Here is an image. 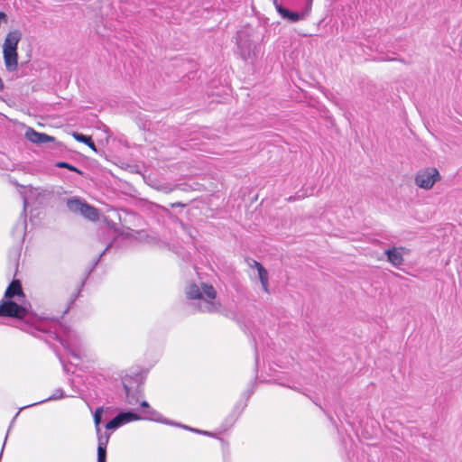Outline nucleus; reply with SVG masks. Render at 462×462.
Instances as JSON below:
<instances>
[{
    "instance_id": "f257e3e1",
    "label": "nucleus",
    "mask_w": 462,
    "mask_h": 462,
    "mask_svg": "<svg viewBox=\"0 0 462 462\" xmlns=\"http://www.w3.org/2000/svg\"><path fill=\"white\" fill-rule=\"evenodd\" d=\"M0 317L14 318L19 320V328L50 342L58 341L73 358L80 359V339L70 327L60 319L39 316L14 300L3 298L0 301Z\"/></svg>"
},
{
    "instance_id": "f03ea898",
    "label": "nucleus",
    "mask_w": 462,
    "mask_h": 462,
    "mask_svg": "<svg viewBox=\"0 0 462 462\" xmlns=\"http://www.w3.org/2000/svg\"><path fill=\"white\" fill-rule=\"evenodd\" d=\"M185 293L187 299L193 301L196 310L203 313H216L219 310L220 304L215 300L217 291L213 285L191 282L186 287Z\"/></svg>"
},
{
    "instance_id": "7ed1b4c3",
    "label": "nucleus",
    "mask_w": 462,
    "mask_h": 462,
    "mask_svg": "<svg viewBox=\"0 0 462 462\" xmlns=\"http://www.w3.org/2000/svg\"><path fill=\"white\" fill-rule=\"evenodd\" d=\"M280 17L291 23L307 19L312 10L313 0H272Z\"/></svg>"
},
{
    "instance_id": "20e7f679",
    "label": "nucleus",
    "mask_w": 462,
    "mask_h": 462,
    "mask_svg": "<svg viewBox=\"0 0 462 462\" xmlns=\"http://www.w3.org/2000/svg\"><path fill=\"white\" fill-rule=\"evenodd\" d=\"M143 381L144 375L142 373L126 374L122 378L123 393L120 396L125 404L136 405L139 402L143 396Z\"/></svg>"
},
{
    "instance_id": "39448f33",
    "label": "nucleus",
    "mask_w": 462,
    "mask_h": 462,
    "mask_svg": "<svg viewBox=\"0 0 462 462\" xmlns=\"http://www.w3.org/2000/svg\"><path fill=\"white\" fill-rule=\"evenodd\" d=\"M41 192L38 189L31 188L23 197V210L21 214L20 219L14 224L12 229V236L15 242L20 245L25 237L27 222H26V210L28 208L38 203L41 204Z\"/></svg>"
},
{
    "instance_id": "423d86ee",
    "label": "nucleus",
    "mask_w": 462,
    "mask_h": 462,
    "mask_svg": "<svg viewBox=\"0 0 462 462\" xmlns=\"http://www.w3.org/2000/svg\"><path fill=\"white\" fill-rule=\"evenodd\" d=\"M112 411V407L100 406L97 407L93 413V420L97 437V462H106V448L111 434L106 431L103 433L100 425L103 420V416L110 415Z\"/></svg>"
},
{
    "instance_id": "0eeeda50",
    "label": "nucleus",
    "mask_w": 462,
    "mask_h": 462,
    "mask_svg": "<svg viewBox=\"0 0 462 462\" xmlns=\"http://www.w3.org/2000/svg\"><path fill=\"white\" fill-rule=\"evenodd\" d=\"M21 40V32L13 31L7 33L3 45L4 60L6 69L13 72L18 68V43Z\"/></svg>"
},
{
    "instance_id": "6e6552de",
    "label": "nucleus",
    "mask_w": 462,
    "mask_h": 462,
    "mask_svg": "<svg viewBox=\"0 0 462 462\" xmlns=\"http://www.w3.org/2000/svg\"><path fill=\"white\" fill-rule=\"evenodd\" d=\"M236 44L237 53L243 60L253 62L257 58L259 47L247 31L240 30L236 32Z\"/></svg>"
},
{
    "instance_id": "1a4fd4ad",
    "label": "nucleus",
    "mask_w": 462,
    "mask_h": 462,
    "mask_svg": "<svg viewBox=\"0 0 462 462\" xmlns=\"http://www.w3.org/2000/svg\"><path fill=\"white\" fill-rule=\"evenodd\" d=\"M140 420H142V417L135 410H124L119 411L113 419L107 421L105 428L106 430H116L127 423Z\"/></svg>"
},
{
    "instance_id": "9d476101",
    "label": "nucleus",
    "mask_w": 462,
    "mask_h": 462,
    "mask_svg": "<svg viewBox=\"0 0 462 462\" xmlns=\"http://www.w3.org/2000/svg\"><path fill=\"white\" fill-rule=\"evenodd\" d=\"M439 179L440 175L436 168H427L416 174L415 183L421 189H430Z\"/></svg>"
},
{
    "instance_id": "9b49d317",
    "label": "nucleus",
    "mask_w": 462,
    "mask_h": 462,
    "mask_svg": "<svg viewBox=\"0 0 462 462\" xmlns=\"http://www.w3.org/2000/svg\"><path fill=\"white\" fill-rule=\"evenodd\" d=\"M140 412L143 415H140L142 417V420H152L155 422L163 423L166 425H177V422H174L172 420H170L169 419L163 418L162 415L151 407L149 402L147 401H142L140 402Z\"/></svg>"
},
{
    "instance_id": "f8f14e48",
    "label": "nucleus",
    "mask_w": 462,
    "mask_h": 462,
    "mask_svg": "<svg viewBox=\"0 0 462 462\" xmlns=\"http://www.w3.org/2000/svg\"><path fill=\"white\" fill-rule=\"evenodd\" d=\"M112 245L109 244L106 245V247L102 251V253L99 254V256L95 259L91 264V266L87 270L86 272V276L85 278L80 282V283L79 284L78 286V289H77V291L74 292L71 296H70V299H69V301L68 303V306L66 307V309L64 310L63 311V314H66L69 309L71 308V306L75 303V301L77 300V299L79 298L83 287L85 286V283H86V281L88 279V277L91 274V273L94 271V269L97 267V265L98 264L101 257L111 248ZM63 316H61L62 318Z\"/></svg>"
},
{
    "instance_id": "ddd939ff",
    "label": "nucleus",
    "mask_w": 462,
    "mask_h": 462,
    "mask_svg": "<svg viewBox=\"0 0 462 462\" xmlns=\"http://www.w3.org/2000/svg\"><path fill=\"white\" fill-rule=\"evenodd\" d=\"M66 395L64 393V391L61 389V388H58L54 391V393L49 396L48 398L44 399V400H42V401H39V402H36L34 403H32V404H28V405H25L22 408L19 409V411L16 412V414L14 415V417L13 418V420H11V423L9 425V428H8V430H7V433L5 435V440H4V444L2 446V449H1V452L3 453L4 451V448H5V443H6V440H7V438H8V434L15 421V420L17 419L19 413L21 411L24 410V409H27V408H30V407H33V406H36V405H40L42 403H44V402H51V401H57V400H60L62 398H64Z\"/></svg>"
},
{
    "instance_id": "4468645a",
    "label": "nucleus",
    "mask_w": 462,
    "mask_h": 462,
    "mask_svg": "<svg viewBox=\"0 0 462 462\" xmlns=\"http://www.w3.org/2000/svg\"><path fill=\"white\" fill-rule=\"evenodd\" d=\"M25 138L36 144H42L49 142H53L55 138L45 133H41L32 127H28L25 131Z\"/></svg>"
},
{
    "instance_id": "2eb2a0df",
    "label": "nucleus",
    "mask_w": 462,
    "mask_h": 462,
    "mask_svg": "<svg viewBox=\"0 0 462 462\" xmlns=\"http://www.w3.org/2000/svg\"><path fill=\"white\" fill-rule=\"evenodd\" d=\"M401 249L402 248L391 247L384 251L387 261L394 267H399L403 264L404 260Z\"/></svg>"
},
{
    "instance_id": "dca6fc26",
    "label": "nucleus",
    "mask_w": 462,
    "mask_h": 462,
    "mask_svg": "<svg viewBox=\"0 0 462 462\" xmlns=\"http://www.w3.org/2000/svg\"><path fill=\"white\" fill-rule=\"evenodd\" d=\"M14 297H24L22 283L19 280H13L5 290L4 298L13 300Z\"/></svg>"
},
{
    "instance_id": "f3484780",
    "label": "nucleus",
    "mask_w": 462,
    "mask_h": 462,
    "mask_svg": "<svg viewBox=\"0 0 462 462\" xmlns=\"http://www.w3.org/2000/svg\"><path fill=\"white\" fill-rule=\"evenodd\" d=\"M84 203H85L84 199H82L80 198H77V197L69 198L67 199V202H66L67 207L69 211H71L73 213H79V214L84 206Z\"/></svg>"
},
{
    "instance_id": "a211bd4d",
    "label": "nucleus",
    "mask_w": 462,
    "mask_h": 462,
    "mask_svg": "<svg viewBox=\"0 0 462 462\" xmlns=\"http://www.w3.org/2000/svg\"><path fill=\"white\" fill-rule=\"evenodd\" d=\"M72 136L76 141L87 144L94 152H97V146L91 136L86 135L79 132H73Z\"/></svg>"
},
{
    "instance_id": "6ab92c4d",
    "label": "nucleus",
    "mask_w": 462,
    "mask_h": 462,
    "mask_svg": "<svg viewBox=\"0 0 462 462\" xmlns=\"http://www.w3.org/2000/svg\"><path fill=\"white\" fill-rule=\"evenodd\" d=\"M80 215L86 218L95 221L98 218V211L97 208L85 201L84 206L81 209Z\"/></svg>"
},
{
    "instance_id": "aec40b11",
    "label": "nucleus",
    "mask_w": 462,
    "mask_h": 462,
    "mask_svg": "<svg viewBox=\"0 0 462 462\" xmlns=\"http://www.w3.org/2000/svg\"><path fill=\"white\" fill-rule=\"evenodd\" d=\"M150 186L164 194H169L175 190L174 185L170 182H162L159 180L152 181Z\"/></svg>"
},
{
    "instance_id": "412c9836",
    "label": "nucleus",
    "mask_w": 462,
    "mask_h": 462,
    "mask_svg": "<svg viewBox=\"0 0 462 462\" xmlns=\"http://www.w3.org/2000/svg\"><path fill=\"white\" fill-rule=\"evenodd\" d=\"M239 417L240 416H238L237 413H234L231 411L226 417V419L224 420V421L222 422V424L220 426L222 431H226V430H229L236 423V421L238 420Z\"/></svg>"
},
{
    "instance_id": "4be33fe9",
    "label": "nucleus",
    "mask_w": 462,
    "mask_h": 462,
    "mask_svg": "<svg viewBox=\"0 0 462 462\" xmlns=\"http://www.w3.org/2000/svg\"><path fill=\"white\" fill-rule=\"evenodd\" d=\"M55 166L57 168H60V169H67L70 171L78 173L79 175H83V171L80 169H79L78 167H76L67 162L59 161V162H55Z\"/></svg>"
},
{
    "instance_id": "5701e85b",
    "label": "nucleus",
    "mask_w": 462,
    "mask_h": 462,
    "mask_svg": "<svg viewBox=\"0 0 462 462\" xmlns=\"http://www.w3.org/2000/svg\"><path fill=\"white\" fill-rule=\"evenodd\" d=\"M259 280L265 291H268V273L263 266L259 268Z\"/></svg>"
},
{
    "instance_id": "b1692460",
    "label": "nucleus",
    "mask_w": 462,
    "mask_h": 462,
    "mask_svg": "<svg viewBox=\"0 0 462 462\" xmlns=\"http://www.w3.org/2000/svg\"><path fill=\"white\" fill-rule=\"evenodd\" d=\"M178 427H180L184 430H189V431H192V432H195V433H198V434H201V435H204V436H208V437H212V438H215V433L211 432V431H207V430H199V429H195V428H191L189 426H187V425H181L180 423H177Z\"/></svg>"
},
{
    "instance_id": "393cba45",
    "label": "nucleus",
    "mask_w": 462,
    "mask_h": 462,
    "mask_svg": "<svg viewBox=\"0 0 462 462\" xmlns=\"http://www.w3.org/2000/svg\"><path fill=\"white\" fill-rule=\"evenodd\" d=\"M247 406L246 401L240 399L234 406L232 412L237 413L238 416L242 414L245 407Z\"/></svg>"
},
{
    "instance_id": "a878e982",
    "label": "nucleus",
    "mask_w": 462,
    "mask_h": 462,
    "mask_svg": "<svg viewBox=\"0 0 462 462\" xmlns=\"http://www.w3.org/2000/svg\"><path fill=\"white\" fill-rule=\"evenodd\" d=\"M217 439L220 440V442L222 444L223 462H230L228 443L222 438H217Z\"/></svg>"
},
{
    "instance_id": "bb28decb",
    "label": "nucleus",
    "mask_w": 462,
    "mask_h": 462,
    "mask_svg": "<svg viewBox=\"0 0 462 462\" xmlns=\"http://www.w3.org/2000/svg\"><path fill=\"white\" fill-rule=\"evenodd\" d=\"M254 385H255V381L252 382L250 386L245 391H244L241 394V399H243L244 401H246V403L248 402L250 397L253 395V393L254 392Z\"/></svg>"
},
{
    "instance_id": "cd10ccee",
    "label": "nucleus",
    "mask_w": 462,
    "mask_h": 462,
    "mask_svg": "<svg viewBox=\"0 0 462 462\" xmlns=\"http://www.w3.org/2000/svg\"><path fill=\"white\" fill-rule=\"evenodd\" d=\"M174 188H175V190L178 189V190H181V191H185V192L196 189V188L192 187L190 184H188V183L175 184Z\"/></svg>"
},
{
    "instance_id": "c85d7f7f",
    "label": "nucleus",
    "mask_w": 462,
    "mask_h": 462,
    "mask_svg": "<svg viewBox=\"0 0 462 462\" xmlns=\"http://www.w3.org/2000/svg\"><path fill=\"white\" fill-rule=\"evenodd\" d=\"M251 261H252V263H249L250 266L256 268L257 273H259V270H260L259 268H261V266H263V265L256 260H251Z\"/></svg>"
},
{
    "instance_id": "c756f323",
    "label": "nucleus",
    "mask_w": 462,
    "mask_h": 462,
    "mask_svg": "<svg viewBox=\"0 0 462 462\" xmlns=\"http://www.w3.org/2000/svg\"><path fill=\"white\" fill-rule=\"evenodd\" d=\"M171 208H177V207H181V208H183V207H185V204H183V203H181V202H175V203H171Z\"/></svg>"
},
{
    "instance_id": "7c9ffc66",
    "label": "nucleus",
    "mask_w": 462,
    "mask_h": 462,
    "mask_svg": "<svg viewBox=\"0 0 462 462\" xmlns=\"http://www.w3.org/2000/svg\"><path fill=\"white\" fill-rule=\"evenodd\" d=\"M5 88V84L3 82V79L0 78V91L4 90Z\"/></svg>"
},
{
    "instance_id": "2f4dec72",
    "label": "nucleus",
    "mask_w": 462,
    "mask_h": 462,
    "mask_svg": "<svg viewBox=\"0 0 462 462\" xmlns=\"http://www.w3.org/2000/svg\"><path fill=\"white\" fill-rule=\"evenodd\" d=\"M2 18H6V14L4 12H0V20H2Z\"/></svg>"
},
{
    "instance_id": "473e14b6",
    "label": "nucleus",
    "mask_w": 462,
    "mask_h": 462,
    "mask_svg": "<svg viewBox=\"0 0 462 462\" xmlns=\"http://www.w3.org/2000/svg\"><path fill=\"white\" fill-rule=\"evenodd\" d=\"M60 361H62V360L60 359ZM61 363H62V365H63V369H64V371H65L66 373H69V369H68L67 365H66L63 362H61Z\"/></svg>"
},
{
    "instance_id": "72a5a7b5",
    "label": "nucleus",
    "mask_w": 462,
    "mask_h": 462,
    "mask_svg": "<svg viewBox=\"0 0 462 462\" xmlns=\"http://www.w3.org/2000/svg\"><path fill=\"white\" fill-rule=\"evenodd\" d=\"M255 363L257 364L258 363V355L256 354L255 356Z\"/></svg>"
},
{
    "instance_id": "f704fd0d",
    "label": "nucleus",
    "mask_w": 462,
    "mask_h": 462,
    "mask_svg": "<svg viewBox=\"0 0 462 462\" xmlns=\"http://www.w3.org/2000/svg\"><path fill=\"white\" fill-rule=\"evenodd\" d=\"M288 200H289V201H292V200H294V199H293V198H292V197H290Z\"/></svg>"
},
{
    "instance_id": "c9c22d12",
    "label": "nucleus",
    "mask_w": 462,
    "mask_h": 462,
    "mask_svg": "<svg viewBox=\"0 0 462 462\" xmlns=\"http://www.w3.org/2000/svg\"><path fill=\"white\" fill-rule=\"evenodd\" d=\"M15 265H16V267L18 266V261H17V259H15Z\"/></svg>"
}]
</instances>
